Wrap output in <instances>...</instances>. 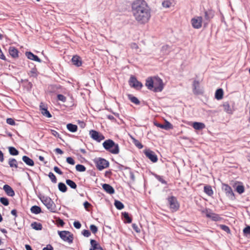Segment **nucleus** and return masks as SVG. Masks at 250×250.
I'll return each mask as SVG.
<instances>
[{
    "label": "nucleus",
    "instance_id": "obj_1",
    "mask_svg": "<svg viewBox=\"0 0 250 250\" xmlns=\"http://www.w3.org/2000/svg\"><path fill=\"white\" fill-rule=\"evenodd\" d=\"M133 16L136 20L140 23L147 22L151 16L150 9L146 2L143 0H137L132 5Z\"/></svg>",
    "mask_w": 250,
    "mask_h": 250
},
{
    "label": "nucleus",
    "instance_id": "obj_2",
    "mask_svg": "<svg viewBox=\"0 0 250 250\" xmlns=\"http://www.w3.org/2000/svg\"><path fill=\"white\" fill-rule=\"evenodd\" d=\"M104 148L108 152L113 154L119 153L120 149L118 144H116L112 140L108 139L103 143Z\"/></svg>",
    "mask_w": 250,
    "mask_h": 250
},
{
    "label": "nucleus",
    "instance_id": "obj_3",
    "mask_svg": "<svg viewBox=\"0 0 250 250\" xmlns=\"http://www.w3.org/2000/svg\"><path fill=\"white\" fill-rule=\"evenodd\" d=\"M40 199L48 209L51 212L55 211V204L50 197L43 196L40 198Z\"/></svg>",
    "mask_w": 250,
    "mask_h": 250
},
{
    "label": "nucleus",
    "instance_id": "obj_4",
    "mask_svg": "<svg viewBox=\"0 0 250 250\" xmlns=\"http://www.w3.org/2000/svg\"><path fill=\"white\" fill-rule=\"evenodd\" d=\"M58 234L60 237L64 241L69 243H72L73 240V235L68 231H59Z\"/></svg>",
    "mask_w": 250,
    "mask_h": 250
},
{
    "label": "nucleus",
    "instance_id": "obj_5",
    "mask_svg": "<svg viewBox=\"0 0 250 250\" xmlns=\"http://www.w3.org/2000/svg\"><path fill=\"white\" fill-rule=\"evenodd\" d=\"M154 88L152 89L155 92H161L164 88L162 80L158 77H154Z\"/></svg>",
    "mask_w": 250,
    "mask_h": 250
},
{
    "label": "nucleus",
    "instance_id": "obj_6",
    "mask_svg": "<svg viewBox=\"0 0 250 250\" xmlns=\"http://www.w3.org/2000/svg\"><path fill=\"white\" fill-rule=\"evenodd\" d=\"M97 168L99 170H102L109 167V162L104 158H99L95 160Z\"/></svg>",
    "mask_w": 250,
    "mask_h": 250
},
{
    "label": "nucleus",
    "instance_id": "obj_7",
    "mask_svg": "<svg viewBox=\"0 0 250 250\" xmlns=\"http://www.w3.org/2000/svg\"><path fill=\"white\" fill-rule=\"evenodd\" d=\"M202 212L206 214L207 217L210 218L212 221H219L222 220L219 215L212 212L210 209L206 208Z\"/></svg>",
    "mask_w": 250,
    "mask_h": 250
},
{
    "label": "nucleus",
    "instance_id": "obj_8",
    "mask_svg": "<svg viewBox=\"0 0 250 250\" xmlns=\"http://www.w3.org/2000/svg\"><path fill=\"white\" fill-rule=\"evenodd\" d=\"M169 207L172 211H177L179 208V205L175 197L171 196L167 198Z\"/></svg>",
    "mask_w": 250,
    "mask_h": 250
},
{
    "label": "nucleus",
    "instance_id": "obj_9",
    "mask_svg": "<svg viewBox=\"0 0 250 250\" xmlns=\"http://www.w3.org/2000/svg\"><path fill=\"white\" fill-rule=\"evenodd\" d=\"M222 189L225 192L227 196L230 200H234L235 199L232 189L228 185L223 184L222 185Z\"/></svg>",
    "mask_w": 250,
    "mask_h": 250
},
{
    "label": "nucleus",
    "instance_id": "obj_10",
    "mask_svg": "<svg viewBox=\"0 0 250 250\" xmlns=\"http://www.w3.org/2000/svg\"><path fill=\"white\" fill-rule=\"evenodd\" d=\"M128 82L129 85L136 89H140L143 87V84L133 76L130 77Z\"/></svg>",
    "mask_w": 250,
    "mask_h": 250
},
{
    "label": "nucleus",
    "instance_id": "obj_11",
    "mask_svg": "<svg viewBox=\"0 0 250 250\" xmlns=\"http://www.w3.org/2000/svg\"><path fill=\"white\" fill-rule=\"evenodd\" d=\"M203 23V18L201 16H198L192 18L191 20V24L194 28L199 29Z\"/></svg>",
    "mask_w": 250,
    "mask_h": 250
},
{
    "label": "nucleus",
    "instance_id": "obj_12",
    "mask_svg": "<svg viewBox=\"0 0 250 250\" xmlns=\"http://www.w3.org/2000/svg\"><path fill=\"white\" fill-rule=\"evenodd\" d=\"M89 134L90 137L93 140H96L98 142H100L101 141L104 139V137L103 135L94 130H90L89 132Z\"/></svg>",
    "mask_w": 250,
    "mask_h": 250
},
{
    "label": "nucleus",
    "instance_id": "obj_13",
    "mask_svg": "<svg viewBox=\"0 0 250 250\" xmlns=\"http://www.w3.org/2000/svg\"><path fill=\"white\" fill-rule=\"evenodd\" d=\"M214 17V14L211 10L205 11L204 20L203 21V24L205 27H207L208 22L211 19Z\"/></svg>",
    "mask_w": 250,
    "mask_h": 250
},
{
    "label": "nucleus",
    "instance_id": "obj_14",
    "mask_svg": "<svg viewBox=\"0 0 250 250\" xmlns=\"http://www.w3.org/2000/svg\"><path fill=\"white\" fill-rule=\"evenodd\" d=\"M146 157L150 160L153 163L158 161V158L155 153L150 149H147L144 152Z\"/></svg>",
    "mask_w": 250,
    "mask_h": 250
},
{
    "label": "nucleus",
    "instance_id": "obj_15",
    "mask_svg": "<svg viewBox=\"0 0 250 250\" xmlns=\"http://www.w3.org/2000/svg\"><path fill=\"white\" fill-rule=\"evenodd\" d=\"M193 92L195 95L203 93V90L200 88V83L198 81L194 80L192 84Z\"/></svg>",
    "mask_w": 250,
    "mask_h": 250
},
{
    "label": "nucleus",
    "instance_id": "obj_16",
    "mask_svg": "<svg viewBox=\"0 0 250 250\" xmlns=\"http://www.w3.org/2000/svg\"><path fill=\"white\" fill-rule=\"evenodd\" d=\"M25 55L28 59L33 60L39 62H41L42 60L36 55H34L31 52H26Z\"/></svg>",
    "mask_w": 250,
    "mask_h": 250
},
{
    "label": "nucleus",
    "instance_id": "obj_17",
    "mask_svg": "<svg viewBox=\"0 0 250 250\" xmlns=\"http://www.w3.org/2000/svg\"><path fill=\"white\" fill-rule=\"evenodd\" d=\"M3 189L8 196L13 197L15 195V192L10 186L5 185Z\"/></svg>",
    "mask_w": 250,
    "mask_h": 250
},
{
    "label": "nucleus",
    "instance_id": "obj_18",
    "mask_svg": "<svg viewBox=\"0 0 250 250\" xmlns=\"http://www.w3.org/2000/svg\"><path fill=\"white\" fill-rule=\"evenodd\" d=\"M102 187L103 188L108 194H112L115 192L114 188L108 184H104L102 185Z\"/></svg>",
    "mask_w": 250,
    "mask_h": 250
},
{
    "label": "nucleus",
    "instance_id": "obj_19",
    "mask_svg": "<svg viewBox=\"0 0 250 250\" xmlns=\"http://www.w3.org/2000/svg\"><path fill=\"white\" fill-rule=\"evenodd\" d=\"M154 77L153 79L151 78H148L146 80V86L147 87V88L151 90H152L154 88Z\"/></svg>",
    "mask_w": 250,
    "mask_h": 250
},
{
    "label": "nucleus",
    "instance_id": "obj_20",
    "mask_svg": "<svg viewBox=\"0 0 250 250\" xmlns=\"http://www.w3.org/2000/svg\"><path fill=\"white\" fill-rule=\"evenodd\" d=\"M71 61L73 64L78 67L82 65L81 59L79 56H74L72 57Z\"/></svg>",
    "mask_w": 250,
    "mask_h": 250
},
{
    "label": "nucleus",
    "instance_id": "obj_21",
    "mask_svg": "<svg viewBox=\"0 0 250 250\" xmlns=\"http://www.w3.org/2000/svg\"><path fill=\"white\" fill-rule=\"evenodd\" d=\"M90 244L91 248L89 250H96V249H100V250H104L97 241L93 239L90 240Z\"/></svg>",
    "mask_w": 250,
    "mask_h": 250
},
{
    "label": "nucleus",
    "instance_id": "obj_22",
    "mask_svg": "<svg viewBox=\"0 0 250 250\" xmlns=\"http://www.w3.org/2000/svg\"><path fill=\"white\" fill-rule=\"evenodd\" d=\"M9 54L14 58L18 57L19 51L17 48L13 46H10L9 48Z\"/></svg>",
    "mask_w": 250,
    "mask_h": 250
},
{
    "label": "nucleus",
    "instance_id": "obj_23",
    "mask_svg": "<svg viewBox=\"0 0 250 250\" xmlns=\"http://www.w3.org/2000/svg\"><path fill=\"white\" fill-rule=\"evenodd\" d=\"M22 161L29 166H33L34 162L33 160L27 156H23L22 158Z\"/></svg>",
    "mask_w": 250,
    "mask_h": 250
},
{
    "label": "nucleus",
    "instance_id": "obj_24",
    "mask_svg": "<svg viewBox=\"0 0 250 250\" xmlns=\"http://www.w3.org/2000/svg\"><path fill=\"white\" fill-rule=\"evenodd\" d=\"M224 91L222 88L217 89L215 93V98L218 100H221L223 97Z\"/></svg>",
    "mask_w": 250,
    "mask_h": 250
},
{
    "label": "nucleus",
    "instance_id": "obj_25",
    "mask_svg": "<svg viewBox=\"0 0 250 250\" xmlns=\"http://www.w3.org/2000/svg\"><path fill=\"white\" fill-rule=\"evenodd\" d=\"M193 127L196 130H200L205 127L204 124L200 122H194L192 125Z\"/></svg>",
    "mask_w": 250,
    "mask_h": 250
},
{
    "label": "nucleus",
    "instance_id": "obj_26",
    "mask_svg": "<svg viewBox=\"0 0 250 250\" xmlns=\"http://www.w3.org/2000/svg\"><path fill=\"white\" fill-rule=\"evenodd\" d=\"M224 111H225L228 114H232V109L228 102L224 103L223 104Z\"/></svg>",
    "mask_w": 250,
    "mask_h": 250
},
{
    "label": "nucleus",
    "instance_id": "obj_27",
    "mask_svg": "<svg viewBox=\"0 0 250 250\" xmlns=\"http://www.w3.org/2000/svg\"><path fill=\"white\" fill-rule=\"evenodd\" d=\"M204 191L208 196H211L213 194V191L211 186L207 185L204 187Z\"/></svg>",
    "mask_w": 250,
    "mask_h": 250
},
{
    "label": "nucleus",
    "instance_id": "obj_28",
    "mask_svg": "<svg viewBox=\"0 0 250 250\" xmlns=\"http://www.w3.org/2000/svg\"><path fill=\"white\" fill-rule=\"evenodd\" d=\"M8 164L10 167L17 168L18 162L15 158H11L9 159Z\"/></svg>",
    "mask_w": 250,
    "mask_h": 250
},
{
    "label": "nucleus",
    "instance_id": "obj_29",
    "mask_svg": "<svg viewBox=\"0 0 250 250\" xmlns=\"http://www.w3.org/2000/svg\"><path fill=\"white\" fill-rule=\"evenodd\" d=\"M30 210L32 213L35 214H39L42 212L41 208L36 205L32 206L30 208Z\"/></svg>",
    "mask_w": 250,
    "mask_h": 250
},
{
    "label": "nucleus",
    "instance_id": "obj_30",
    "mask_svg": "<svg viewBox=\"0 0 250 250\" xmlns=\"http://www.w3.org/2000/svg\"><path fill=\"white\" fill-rule=\"evenodd\" d=\"M67 128L71 132H75L78 129V126L76 125L70 123L67 125Z\"/></svg>",
    "mask_w": 250,
    "mask_h": 250
},
{
    "label": "nucleus",
    "instance_id": "obj_31",
    "mask_svg": "<svg viewBox=\"0 0 250 250\" xmlns=\"http://www.w3.org/2000/svg\"><path fill=\"white\" fill-rule=\"evenodd\" d=\"M31 226L32 229L37 230H42V225L41 223L36 222L32 223L31 224Z\"/></svg>",
    "mask_w": 250,
    "mask_h": 250
},
{
    "label": "nucleus",
    "instance_id": "obj_32",
    "mask_svg": "<svg viewBox=\"0 0 250 250\" xmlns=\"http://www.w3.org/2000/svg\"><path fill=\"white\" fill-rule=\"evenodd\" d=\"M8 150L10 154L12 156L18 155L19 153V151L13 146H9L8 147Z\"/></svg>",
    "mask_w": 250,
    "mask_h": 250
},
{
    "label": "nucleus",
    "instance_id": "obj_33",
    "mask_svg": "<svg viewBox=\"0 0 250 250\" xmlns=\"http://www.w3.org/2000/svg\"><path fill=\"white\" fill-rule=\"evenodd\" d=\"M123 217L125 219V222L126 223H130L132 221L131 217L127 212H124L122 213Z\"/></svg>",
    "mask_w": 250,
    "mask_h": 250
},
{
    "label": "nucleus",
    "instance_id": "obj_34",
    "mask_svg": "<svg viewBox=\"0 0 250 250\" xmlns=\"http://www.w3.org/2000/svg\"><path fill=\"white\" fill-rule=\"evenodd\" d=\"M40 107L42 110V113L43 115L45 116L47 118H51L52 117L51 114L47 108L45 107H42V106H40Z\"/></svg>",
    "mask_w": 250,
    "mask_h": 250
},
{
    "label": "nucleus",
    "instance_id": "obj_35",
    "mask_svg": "<svg viewBox=\"0 0 250 250\" xmlns=\"http://www.w3.org/2000/svg\"><path fill=\"white\" fill-rule=\"evenodd\" d=\"M128 98L132 103H133L137 105L139 104L140 103V102L139 100L138 99V98L135 96H133L132 95H131V94L128 95Z\"/></svg>",
    "mask_w": 250,
    "mask_h": 250
},
{
    "label": "nucleus",
    "instance_id": "obj_36",
    "mask_svg": "<svg viewBox=\"0 0 250 250\" xmlns=\"http://www.w3.org/2000/svg\"><path fill=\"white\" fill-rule=\"evenodd\" d=\"M58 188L59 190L62 192H65L67 189L66 186L62 182H60L58 184Z\"/></svg>",
    "mask_w": 250,
    "mask_h": 250
},
{
    "label": "nucleus",
    "instance_id": "obj_37",
    "mask_svg": "<svg viewBox=\"0 0 250 250\" xmlns=\"http://www.w3.org/2000/svg\"><path fill=\"white\" fill-rule=\"evenodd\" d=\"M66 183L68 186L73 189H76L77 188L76 184L70 179H67L66 180Z\"/></svg>",
    "mask_w": 250,
    "mask_h": 250
},
{
    "label": "nucleus",
    "instance_id": "obj_38",
    "mask_svg": "<svg viewBox=\"0 0 250 250\" xmlns=\"http://www.w3.org/2000/svg\"><path fill=\"white\" fill-rule=\"evenodd\" d=\"M115 207L119 210L122 209L124 208V204L118 200H115L114 202Z\"/></svg>",
    "mask_w": 250,
    "mask_h": 250
},
{
    "label": "nucleus",
    "instance_id": "obj_39",
    "mask_svg": "<svg viewBox=\"0 0 250 250\" xmlns=\"http://www.w3.org/2000/svg\"><path fill=\"white\" fill-rule=\"evenodd\" d=\"M28 75L30 77H36L37 76V75H38V74H37V69H36V68L34 67L33 68H32L29 71Z\"/></svg>",
    "mask_w": 250,
    "mask_h": 250
},
{
    "label": "nucleus",
    "instance_id": "obj_40",
    "mask_svg": "<svg viewBox=\"0 0 250 250\" xmlns=\"http://www.w3.org/2000/svg\"><path fill=\"white\" fill-rule=\"evenodd\" d=\"M76 169L79 172H84L86 170V167L83 165L78 164L76 166Z\"/></svg>",
    "mask_w": 250,
    "mask_h": 250
},
{
    "label": "nucleus",
    "instance_id": "obj_41",
    "mask_svg": "<svg viewBox=\"0 0 250 250\" xmlns=\"http://www.w3.org/2000/svg\"><path fill=\"white\" fill-rule=\"evenodd\" d=\"M243 233L244 236H248L250 235V226H247L243 229Z\"/></svg>",
    "mask_w": 250,
    "mask_h": 250
},
{
    "label": "nucleus",
    "instance_id": "obj_42",
    "mask_svg": "<svg viewBox=\"0 0 250 250\" xmlns=\"http://www.w3.org/2000/svg\"><path fill=\"white\" fill-rule=\"evenodd\" d=\"M173 128V125L168 121H166L164 124V129L165 130H169Z\"/></svg>",
    "mask_w": 250,
    "mask_h": 250
},
{
    "label": "nucleus",
    "instance_id": "obj_43",
    "mask_svg": "<svg viewBox=\"0 0 250 250\" xmlns=\"http://www.w3.org/2000/svg\"><path fill=\"white\" fill-rule=\"evenodd\" d=\"M172 5V2L169 0H165L162 2V5L165 8H169Z\"/></svg>",
    "mask_w": 250,
    "mask_h": 250
},
{
    "label": "nucleus",
    "instance_id": "obj_44",
    "mask_svg": "<svg viewBox=\"0 0 250 250\" xmlns=\"http://www.w3.org/2000/svg\"><path fill=\"white\" fill-rule=\"evenodd\" d=\"M236 190L239 194H242L244 192V187L243 185H238L236 187Z\"/></svg>",
    "mask_w": 250,
    "mask_h": 250
},
{
    "label": "nucleus",
    "instance_id": "obj_45",
    "mask_svg": "<svg viewBox=\"0 0 250 250\" xmlns=\"http://www.w3.org/2000/svg\"><path fill=\"white\" fill-rule=\"evenodd\" d=\"M48 177L51 180L52 182L53 183H57V178L55 175L51 172H50L48 174Z\"/></svg>",
    "mask_w": 250,
    "mask_h": 250
},
{
    "label": "nucleus",
    "instance_id": "obj_46",
    "mask_svg": "<svg viewBox=\"0 0 250 250\" xmlns=\"http://www.w3.org/2000/svg\"><path fill=\"white\" fill-rule=\"evenodd\" d=\"M154 177L160 182H161V183L162 184H167V182L164 180L163 179L162 176H161L160 175H158L156 174H155L154 175Z\"/></svg>",
    "mask_w": 250,
    "mask_h": 250
},
{
    "label": "nucleus",
    "instance_id": "obj_47",
    "mask_svg": "<svg viewBox=\"0 0 250 250\" xmlns=\"http://www.w3.org/2000/svg\"><path fill=\"white\" fill-rule=\"evenodd\" d=\"M0 202L4 206H8L9 205V201L5 197H0Z\"/></svg>",
    "mask_w": 250,
    "mask_h": 250
},
{
    "label": "nucleus",
    "instance_id": "obj_48",
    "mask_svg": "<svg viewBox=\"0 0 250 250\" xmlns=\"http://www.w3.org/2000/svg\"><path fill=\"white\" fill-rule=\"evenodd\" d=\"M220 228L221 229L223 230L226 231L228 233H230V229L226 225H220Z\"/></svg>",
    "mask_w": 250,
    "mask_h": 250
},
{
    "label": "nucleus",
    "instance_id": "obj_49",
    "mask_svg": "<svg viewBox=\"0 0 250 250\" xmlns=\"http://www.w3.org/2000/svg\"><path fill=\"white\" fill-rule=\"evenodd\" d=\"M134 145L139 149H141L143 147V145L137 140L134 139Z\"/></svg>",
    "mask_w": 250,
    "mask_h": 250
},
{
    "label": "nucleus",
    "instance_id": "obj_50",
    "mask_svg": "<svg viewBox=\"0 0 250 250\" xmlns=\"http://www.w3.org/2000/svg\"><path fill=\"white\" fill-rule=\"evenodd\" d=\"M57 98L58 100L61 101L63 103L65 102L66 100V97L62 94H58L57 95Z\"/></svg>",
    "mask_w": 250,
    "mask_h": 250
},
{
    "label": "nucleus",
    "instance_id": "obj_51",
    "mask_svg": "<svg viewBox=\"0 0 250 250\" xmlns=\"http://www.w3.org/2000/svg\"><path fill=\"white\" fill-rule=\"evenodd\" d=\"M90 229L92 233L95 234L98 231V228L95 225H91Z\"/></svg>",
    "mask_w": 250,
    "mask_h": 250
},
{
    "label": "nucleus",
    "instance_id": "obj_52",
    "mask_svg": "<svg viewBox=\"0 0 250 250\" xmlns=\"http://www.w3.org/2000/svg\"><path fill=\"white\" fill-rule=\"evenodd\" d=\"M66 162L72 165H74L75 163L74 160L71 157H68L66 158Z\"/></svg>",
    "mask_w": 250,
    "mask_h": 250
},
{
    "label": "nucleus",
    "instance_id": "obj_53",
    "mask_svg": "<svg viewBox=\"0 0 250 250\" xmlns=\"http://www.w3.org/2000/svg\"><path fill=\"white\" fill-rule=\"evenodd\" d=\"M82 234L83 236H84L85 237H86L90 236L91 235L90 232L88 230H87V229L83 230V231H82Z\"/></svg>",
    "mask_w": 250,
    "mask_h": 250
},
{
    "label": "nucleus",
    "instance_id": "obj_54",
    "mask_svg": "<svg viewBox=\"0 0 250 250\" xmlns=\"http://www.w3.org/2000/svg\"><path fill=\"white\" fill-rule=\"evenodd\" d=\"M6 123L11 125H15V122L14 120L11 118H7L6 120Z\"/></svg>",
    "mask_w": 250,
    "mask_h": 250
},
{
    "label": "nucleus",
    "instance_id": "obj_55",
    "mask_svg": "<svg viewBox=\"0 0 250 250\" xmlns=\"http://www.w3.org/2000/svg\"><path fill=\"white\" fill-rule=\"evenodd\" d=\"M74 227L77 229H79L81 228L82 225L80 222L79 221H75L73 223Z\"/></svg>",
    "mask_w": 250,
    "mask_h": 250
},
{
    "label": "nucleus",
    "instance_id": "obj_56",
    "mask_svg": "<svg viewBox=\"0 0 250 250\" xmlns=\"http://www.w3.org/2000/svg\"><path fill=\"white\" fill-rule=\"evenodd\" d=\"M132 228L136 232H140V229L139 228L138 226L135 224H132Z\"/></svg>",
    "mask_w": 250,
    "mask_h": 250
},
{
    "label": "nucleus",
    "instance_id": "obj_57",
    "mask_svg": "<svg viewBox=\"0 0 250 250\" xmlns=\"http://www.w3.org/2000/svg\"><path fill=\"white\" fill-rule=\"evenodd\" d=\"M54 170L58 174H60V175H62V172L60 170V169L57 167H54Z\"/></svg>",
    "mask_w": 250,
    "mask_h": 250
},
{
    "label": "nucleus",
    "instance_id": "obj_58",
    "mask_svg": "<svg viewBox=\"0 0 250 250\" xmlns=\"http://www.w3.org/2000/svg\"><path fill=\"white\" fill-rule=\"evenodd\" d=\"M42 250H53V248L50 245H47L46 247L43 248Z\"/></svg>",
    "mask_w": 250,
    "mask_h": 250
},
{
    "label": "nucleus",
    "instance_id": "obj_59",
    "mask_svg": "<svg viewBox=\"0 0 250 250\" xmlns=\"http://www.w3.org/2000/svg\"><path fill=\"white\" fill-rule=\"evenodd\" d=\"M54 151L58 154H59L60 155H62L63 153V152L62 150L60 148H56Z\"/></svg>",
    "mask_w": 250,
    "mask_h": 250
},
{
    "label": "nucleus",
    "instance_id": "obj_60",
    "mask_svg": "<svg viewBox=\"0 0 250 250\" xmlns=\"http://www.w3.org/2000/svg\"><path fill=\"white\" fill-rule=\"evenodd\" d=\"M83 206H84V208L86 209H87V208L91 206V204L89 203H88L87 201H85L83 203Z\"/></svg>",
    "mask_w": 250,
    "mask_h": 250
},
{
    "label": "nucleus",
    "instance_id": "obj_61",
    "mask_svg": "<svg viewBox=\"0 0 250 250\" xmlns=\"http://www.w3.org/2000/svg\"><path fill=\"white\" fill-rule=\"evenodd\" d=\"M4 161V157L3 152L0 150V162H3Z\"/></svg>",
    "mask_w": 250,
    "mask_h": 250
},
{
    "label": "nucleus",
    "instance_id": "obj_62",
    "mask_svg": "<svg viewBox=\"0 0 250 250\" xmlns=\"http://www.w3.org/2000/svg\"><path fill=\"white\" fill-rule=\"evenodd\" d=\"M155 125L158 127L164 129V124H159V123H155Z\"/></svg>",
    "mask_w": 250,
    "mask_h": 250
},
{
    "label": "nucleus",
    "instance_id": "obj_63",
    "mask_svg": "<svg viewBox=\"0 0 250 250\" xmlns=\"http://www.w3.org/2000/svg\"><path fill=\"white\" fill-rule=\"evenodd\" d=\"M17 212L16 209H14L12 210H11V213L13 215L15 216V217H17Z\"/></svg>",
    "mask_w": 250,
    "mask_h": 250
},
{
    "label": "nucleus",
    "instance_id": "obj_64",
    "mask_svg": "<svg viewBox=\"0 0 250 250\" xmlns=\"http://www.w3.org/2000/svg\"><path fill=\"white\" fill-rule=\"evenodd\" d=\"M25 248L26 250H33L31 247L29 245H28V244H26L25 245Z\"/></svg>",
    "mask_w": 250,
    "mask_h": 250
}]
</instances>
